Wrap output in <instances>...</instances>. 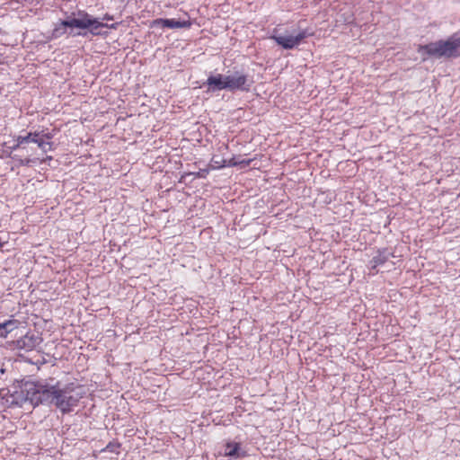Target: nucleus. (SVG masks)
Wrapping results in <instances>:
<instances>
[{"instance_id": "f257e3e1", "label": "nucleus", "mask_w": 460, "mask_h": 460, "mask_svg": "<svg viewBox=\"0 0 460 460\" xmlns=\"http://www.w3.org/2000/svg\"><path fill=\"white\" fill-rule=\"evenodd\" d=\"M78 388L74 384L60 388L58 382L54 385L37 382L27 383L23 392L25 399L33 405L54 403L62 412H69L83 397V394L76 391Z\"/></svg>"}, {"instance_id": "f03ea898", "label": "nucleus", "mask_w": 460, "mask_h": 460, "mask_svg": "<svg viewBox=\"0 0 460 460\" xmlns=\"http://www.w3.org/2000/svg\"><path fill=\"white\" fill-rule=\"evenodd\" d=\"M77 13V18H69L58 23L52 31V38L58 39L65 35L67 28L88 29L94 36L101 34L100 29L102 28L116 29V24L103 23L84 11H79Z\"/></svg>"}, {"instance_id": "7ed1b4c3", "label": "nucleus", "mask_w": 460, "mask_h": 460, "mask_svg": "<svg viewBox=\"0 0 460 460\" xmlns=\"http://www.w3.org/2000/svg\"><path fill=\"white\" fill-rule=\"evenodd\" d=\"M459 49L460 35L456 33L448 37L447 40H440L426 45H419L417 48V51L421 55L423 61L427 60L429 58H456L460 56Z\"/></svg>"}, {"instance_id": "20e7f679", "label": "nucleus", "mask_w": 460, "mask_h": 460, "mask_svg": "<svg viewBox=\"0 0 460 460\" xmlns=\"http://www.w3.org/2000/svg\"><path fill=\"white\" fill-rule=\"evenodd\" d=\"M52 137L53 134L50 132L45 134L39 131L29 132L26 136H18L15 138L16 144L14 148H19L22 151L26 150L28 152L26 145L34 143L37 145L39 150L41 151V155H45L54 149V145L50 141Z\"/></svg>"}, {"instance_id": "39448f33", "label": "nucleus", "mask_w": 460, "mask_h": 460, "mask_svg": "<svg viewBox=\"0 0 460 460\" xmlns=\"http://www.w3.org/2000/svg\"><path fill=\"white\" fill-rule=\"evenodd\" d=\"M227 90L230 92H249L253 84V80L248 75L235 71L232 75H226Z\"/></svg>"}, {"instance_id": "423d86ee", "label": "nucleus", "mask_w": 460, "mask_h": 460, "mask_svg": "<svg viewBox=\"0 0 460 460\" xmlns=\"http://www.w3.org/2000/svg\"><path fill=\"white\" fill-rule=\"evenodd\" d=\"M26 146L28 153L26 150L22 151L19 148H14V146L13 149L18 150V153L13 155V159L18 162V164L22 166H31L42 164V162L45 159H41L42 155L41 153H38L39 148L29 146V144H27Z\"/></svg>"}, {"instance_id": "0eeeda50", "label": "nucleus", "mask_w": 460, "mask_h": 460, "mask_svg": "<svg viewBox=\"0 0 460 460\" xmlns=\"http://www.w3.org/2000/svg\"><path fill=\"white\" fill-rule=\"evenodd\" d=\"M313 35L312 33H307L305 30L301 31L296 36H281L278 34V29L275 28L273 30V34L270 36V39L275 40V42L281 46L285 49H292L295 47L298 46L304 39L308 36Z\"/></svg>"}, {"instance_id": "6e6552de", "label": "nucleus", "mask_w": 460, "mask_h": 460, "mask_svg": "<svg viewBox=\"0 0 460 460\" xmlns=\"http://www.w3.org/2000/svg\"><path fill=\"white\" fill-rule=\"evenodd\" d=\"M43 341L42 338L34 332H28L24 336L16 341L9 342V347L13 349H24L31 351L36 349Z\"/></svg>"}, {"instance_id": "1a4fd4ad", "label": "nucleus", "mask_w": 460, "mask_h": 460, "mask_svg": "<svg viewBox=\"0 0 460 460\" xmlns=\"http://www.w3.org/2000/svg\"><path fill=\"white\" fill-rule=\"evenodd\" d=\"M226 81V75L222 74L212 75L208 77L204 85L208 86L207 92L227 90Z\"/></svg>"}, {"instance_id": "9d476101", "label": "nucleus", "mask_w": 460, "mask_h": 460, "mask_svg": "<svg viewBox=\"0 0 460 460\" xmlns=\"http://www.w3.org/2000/svg\"><path fill=\"white\" fill-rule=\"evenodd\" d=\"M190 21H177L175 19H163L159 18L153 22V26H162L166 28H190L191 26Z\"/></svg>"}, {"instance_id": "9b49d317", "label": "nucleus", "mask_w": 460, "mask_h": 460, "mask_svg": "<svg viewBox=\"0 0 460 460\" xmlns=\"http://www.w3.org/2000/svg\"><path fill=\"white\" fill-rule=\"evenodd\" d=\"M19 324L20 322L13 319L0 323V338H6L10 332L18 328Z\"/></svg>"}, {"instance_id": "f8f14e48", "label": "nucleus", "mask_w": 460, "mask_h": 460, "mask_svg": "<svg viewBox=\"0 0 460 460\" xmlns=\"http://www.w3.org/2000/svg\"><path fill=\"white\" fill-rule=\"evenodd\" d=\"M225 455L231 457H244L245 452H241V447L239 443L228 442L226 445Z\"/></svg>"}, {"instance_id": "ddd939ff", "label": "nucleus", "mask_w": 460, "mask_h": 460, "mask_svg": "<svg viewBox=\"0 0 460 460\" xmlns=\"http://www.w3.org/2000/svg\"><path fill=\"white\" fill-rule=\"evenodd\" d=\"M387 261V257L381 252L378 253L376 256L373 257V259L370 261L371 269L376 270L378 266L383 265Z\"/></svg>"}, {"instance_id": "4468645a", "label": "nucleus", "mask_w": 460, "mask_h": 460, "mask_svg": "<svg viewBox=\"0 0 460 460\" xmlns=\"http://www.w3.org/2000/svg\"><path fill=\"white\" fill-rule=\"evenodd\" d=\"M209 166L212 170L224 168L226 167V159L214 155L211 158Z\"/></svg>"}, {"instance_id": "2eb2a0df", "label": "nucleus", "mask_w": 460, "mask_h": 460, "mask_svg": "<svg viewBox=\"0 0 460 460\" xmlns=\"http://www.w3.org/2000/svg\"><path fill=\"white\" fill-rule=\"evenodd\" d=\"M119 447H120V445L119 443L110 442L106 446V447L103 449V451H109V452H111V453L119 454Z\"/></svg>"}, {"instance_id": "dca6fc26", "label": "nucleus", "mask_w": 460, "mask_h": 460, "mask_svg": "<svg viewBox=\"0 0 460 460\" xmlns=\"http://www.w3.org/2000/svg\"><path fill=\"white\" fill-rule=\"evenodd\" d=\"M256 158H250V159H242L238 161V165H241L242 167H246L251 164L252 161H254Z\"/></svg>"}, {"instance_id": "f3484780", "label": "nucleus", "mask_w": 460, "mask_h": 460, "mask_svg": "<svg viewBox=\"0 0 460 460\" xmlns=\"http://www.w3.org/2000/svg\"><path fill=\"white\" fill-rule=\"evenodd\" d=\"M238 161L235 157L231 158L230 160H226V167H233L238 165Z\"/></svg>"}, {"instance_id": "a211bd4d", "label": "nucleus", "mask_w": 460, "mask_h": 460, "mask_svg": "<svg viewBox=\"0 0 460 460\" xmlns=\"http://www.w3.org/2000/svg\"><path fill=\"white\" fill-rule=\"evenodd\" d=\"M208 173V170H200V172H198V177H206V175Z\"/></svg>"}, {"instance_id": "6ab92c4d", "label": "nucleus", "mask_w": 460, "mask_h": 460, "mask_svg": "<svg viewBox=\"0 0 460 460\" xmlns=\"http://www.w3.org/2000/svg\"><path fill=\"white\" fill-rule=\"evenodd\" d=\"M41 159H45V160L42 162V164H43V163H46V162H49V161H51L53 158H52V156H50V155H47L46 157H42V156H41Z\"/></svg>"}, {"instance_id": "aec40b11", "label": "nucleus", "mask_w": 460, "mask_h": 460, "mask_svg": "<svg viewBox=\"0 0 460 460\" xmlns=\"http://www.w3.org/2000/svg\"><path fill=\"white\" fill-rule=\"evenodd\" d=\"M102 20H107V21H109V20H112V16H111V15H109V14H107V13H106V14L103 16Z\"/></svg>"}]
</instances>
